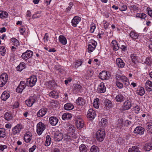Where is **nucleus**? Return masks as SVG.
<instances>
[{
    "instance_id": "nucleus-1",
    "label": "nucleus",
    "mask_w": 152,
    "mask_h": 152,
    "mask_svg": "<svg viewBox=\"0 0 152 152\" xmlns=\"http://www.w3.org/2000/svg\"><path fill=\"white\" fill-rule=\"evenodd\" d=\"M105 134L104 129H99L96 132V136L97 140L100 142L103 140Z\"/></svg>"
},
{
    "instance_id": "nucleus-2",
    "label": "nucleus",
    "mask_w": 152,
    "mask_h": 152,
    "mask_svg": "<svg viewBox=\"0 0 152 152\" xmlns=\"http://www.w3.org/2000/svg\"><path fill=\"white\" fill-rule=\"evenodd\" d=\"M37 81L36 77L34 75L32 76L27 79L26 85L28 87H32L35 85Z\"/></svg>"
},
{
    "instance_id": "nucleus-3",
    "label": "nucleus",
    "mask_w": 152,
    "mask_h": 152,
    "mask_svg": "<svg viewBox=\"0 0 152 152\" xmlns=\"http://www.w3.org/2000/svg\"><path fill=\"white\" fill-rule=\"evenodd\" d=\"M97 43L96 41L94 40H91L89 42L88 48V52L91 53L95 49Z\"/></svg>"
},
{
    "instance_id": "nucleus-4",
    "label": "nucleus",
    "mask_w": 152,
    "mask_h": 152,
    "mask_svg": "<svg viewBox=\"0 0 152 152\" xmlns=\"http://www.w3.org/2000/svg\"><path fill=\"white\" fill-rule=\"evenodd\" d=\"M45 129V125L41 122H39L37 126V132L38 134L41 135Z\"/></svg>"
},
{
    "instance_id": "nucleus-5",
    "label": "nucleus",
    "mask_w": 152,
    "mask_h": 152,
    "mask_svg": "<svg viewBox=\"0 0 152 152\" xmlns=\"http://www.w3.org/2000/svg\"><path fill=\"white\" fill-rule=\"evenodd\" d=\"M23 129V125L18 124L12 128V133L14 135H18Z\"/></svg>"
},
{
    "instance_id": "nucleus-6",
    "label": "nucleus",
    "mask_w": 152,
    "mask_h": 152,
    "mask_svg": "<svg viewBox=\"0 0 152 152\" xmlns=\"http://www.w3.org/2000/svg\"><path fill=\"white\" fill-rule=\"evenodd\" d=\"M33 55V52L30 50H28L23 53L21 55V58L24 60L26 61L31 58Z\"/></svg>"
},
{
    "instance_id": "nucleus-7",
    "label": "nucleus",
    "mask_w": 152,
    "mask_h": 152,
    "mask_svg": "<svg viewBox=\"0 0 152 152\" xmlns=\"http://www.w3.org/2000/svg\"><path fill=\"white\" fill-rule=\"evenodd\" d=\"M26 86V82L24 81H21L16 89V91L18 93H21Z\"/></svg>"
},
{
    "instance_id": "nucleus-8",
    "label": "nucleus",
    "mask_w": 152,
    "mask_h": 152,
    "mask_svg": "<svg viewBox=\"0 0 152 152\" xmlns=\"http://www.w3.org/2000/svg\"><path fill=\"white\" fill-rule=\"evenodd\" d=\"M110 74L109 72L106 71H103L100 73L99 75V77L102 80H108L109 79Z\"/></svg>"
},
{
    "instance_id": "nucleus-9",
    "label": "nucleus",
    "mask_w": 152,
    "mask_h": 152,
    "mask_svg": "<svg viewBox=\"0 0 152 152\" xmlns=\"http://www.w3.org/2000/svg\"><path fill=\"white\" fill-rule=\"evenodd\" d=\"M82 87L80 84H76L73 85L72 90L73 94H76L77 93L81 92L82 91Z\"/></svg>"
},
{
    "instance_id": "nucleus-10",
    "label": "nucleus",
    "mask_w": 152,
    "mask_h": 152,
    "mask_svg": "<svg viewBox=\"0 0 152 152\" xmlns=\"http://www.w3.org/2000/svg\"><path fill=\"white\" fill-rule=\"evenodd\" d=\"M145 129L141 126H137L134 130L133 132L136 135H141L144 134Z\"/></svg>"
},
{
    "instance_id": "nucleus-11",
    "label": "nucleus",
    "mask_w": 152,
    "mask_h": 152,
    "mask_svg": "<svg viewBox=\"0 0 152 152\" xmlns=\"http://www.w3.org/2000/svg\"><path fill=\"white\" fill-rule=\"evenodd\" d=\"M45 85L48 88L52 89L55 88L57 86V84L54 80H52L46 82Z\"/></svg>"
},
{
    "instance_id": "nucleus-12",
    "label": "nucleus",
    "mask_w": 152,
    "mask_h": 152,
    "mask_svg": "<svg viewBox=\"0 0 152 152\" xmlns=\"http://www.w3.org/2000/svg\"><path fill=\"white\" fill-rule=\"evenodd\" d=\"M97 92L100 93H104L106 90V87L104 83L103 82L101 83L98 86L97 89Z\"/></svg>"
},
{
    "instance_id": "nucleus-13",
    "label": "nucleus",
    "mask_w": 152,
    "mask_h": 152,
    "mask_svg": "<svg viewBox=\"0 0 152 152\" xmlns=\"http://www.w3.org/2000/svg\"><path fill=\"white\" fill-rule=\"evenodd\" d=\"M81 20V18L78 16H75L71 21L72 26L75 27H76Z\"/></svg>"
},
{
    "instance_id": "nucleus-14",
    "label": "nucleus",
    "mask_w": 152,
    "mask_h": 152,
    "mask_svg": "<svg viewBox=\"0 0 152 152\" xmlns=\"http://www.w3.org/2000/svg\"><path fill=\"white\" fill-rule=\"evenodd\" d=\"M96 115V112L93 109H90L88 112L87 116L92 119H94Z\"/></svg>"
},
{
    "instance_id": "nucleus-15",
    "label": "nucleus",
    "mask_w": 152,
    "mask_h": 152,
    "mask_svg": "<svg viewBox=\"0 0 152 152\" xmlns=\"http://www.w3.org/2000/svg\"><path fill=\"white\" fill-rule=\"evenodd\" d=\"M35 102V100L34 97L32 96H31L28 99L26 100L25 102L28 107H31Z\"/></svg>"
},
{
    "instance_id": "nucleus-16",
    "label": "nucleus",
    "mask_w": 152,
    "mask_h": 152,
    "mask_svg": "<svg viewBox=\"0 0 152 152\" xmlns=\"http://www.w3.org/2000/svg\"><path fill=\"white\" fill-rule=\"evenodd\" d=\"M63 138V134L61 132H56L54 134L53 138L55 141H60Z\"/></svg>"
},
{
    "instance_id": "nucleus-17",
    "label": "nucleus",
    "mask_w": 152,
    "mask_h": 152,
    "mask_svg": "<svg viewBox=\"0 0 152 152\" xmlns=\"http://www.w3.org/2000/svg\"><path fill=\"white\" fill-rule=\"evenodd\" d=\"M32 139V134L30 132H28L25 134L24 136V140L26 143L30 142Z\"/></svg>"
},
{
    "instance_id": "nucleus-18",
    "label": "nucleus",
    "mask_w": 152,
    "mask_h": 152,
    "mask_svg": "<svg viewBox=\"0 0 152 152\" xmlns=\"http://www.w3.org/2000/svg\"><path fill=\"white\" fill-rule=\"evenodd\" d=\"M76 125L78 129H80L84 126V122L83 119L79 118H77L76 121Z\"/></svg>"
},
{
    "instance_id": "nucleus-19",
    "label": "nucleus",
    "mask_w": 152,
    "mask_h": 152,
    "mask_svg": "<svg viewBox=\"0 0 152 152\" xmlns=\"http://www.w3.org/2000/svg\"><path fill=\"white\" fill-rule=\"evenodd\" d=\"M132 61L134 64H137L139 62L140 57L135 54H132L131 55Z\"/></svg>"
},
{
    "instance_id": "nucleus-20",
    "label": "nucleus",
    "mask_w": 152,
    "mask_h": 152,
    "mask_svg": "<svg viewBox=\"0 0 152 152\" xmlns=\"http://www.w3.org/2000/svg\"><path fill=\"white\" fill-rule=\"evenodd\" d=\"M49 122L50 124L52 126H56L58 123V118L54 116H52L49 118Z\"/></svg>"
},
{
    "instance_id": "nucleus-21",
    "label": "nucleus",
    "mask_w": 152,
    "mask_h": 152,
    "mask_svg": "<svg viewBox=\"0 0 152 152\" xmlns=\"http://www.w3.org/2000/svg\"><path fill=\"white\" fill-rule=\"evenodd\" d=\"M59 94V93L57 90H53L49 93V95L50 97L55 99L58 98Z\"/></svg>"
},
{
    "instance_id": "nucleus-22",
    "label": "nucleus",
    "mask_w": 152,
    "mask_h": 152,
    "mask_svg": "<svg viewBox=\"0 0 152 152\" xmlns=\"http://www.w3.org/2000/svg\"><path fill=\"white\" fill-rule=\"evenodd\" d=\"M47 112V109L46 108H42L37 112V116L41 117L44 116Z\"/></svg>"
},
{
    "instance_id": "nucleus-23",
    "label": "nucleus",
    "mask_w": 152,
    "mask_h": 152,
    "mask_svg": "<svg viewBox=\"0 0 152 152\" xmlns=\"http://www.w3.org/2000/svg\"><path fill=\"white\" fill-rule=\"evenodd\" d=\"M116 63L117 66L119 68H123L125 66V63L121 58H118L116 59Z\"/></svg>"
},
{
    "instance_id": "nucleus-24",
    "label": "nucleus",
    "mask_w": 152,
    "mask_h": 152,
    "mask_svg": "<svg viewBox=\"0 0 152 152\" xmlns=\"http://www.w3.org/2000/svg\"><path fill=\"white\" fill-rule=\"evenodd\" d=\"M131 102L129 100H126L124 103L123 108L124 110H128L130 108L132 107Z\"/></svg>"
},
{
    "instance_id": "nucleus-25",
    "label": "nucleus",
    "mask_w": 152,
    "mask_h": 152,
    "mask_svg": "<svg viewBox=\"0 0 152 152\" xmlns=\"http://www.w3.org/2000/svg\"><path fill=\"white\" fill-rule=\"evenodd\" d=\"M10 95L8 91H4L1 94V98L4 101H6L10 96Z\"/></svg>"
},
{
    "instance_id": "nucleus-26",
    "label": "nucleus",
    "mask_w": 152,
    "mask_h": 152,
    "mask_svg": "<svg viewBox=\"0 0 152 152\" xmlns=\"http://www.w3.org/2000/svg\"><path fill=\"white\" fill-rule=\"evenodd\" d=\"M111 46L113 48V50L117 51L120 48L117 42L115 40H113L111 43Z\"/></svg>"
},
{
    "instance_id": "nucleus-27",
    "label": "nucleus",
    "mask_w": 152,
    "mask_h": 152,
    "mask_svg": "<svg viewBox=\"0 0 152 152\" xmlns=\"http://www.w3.org/2000/svg\"><path fill=\"white\" fill-rule=\"evenodd\" d=\"M145 88L147 91H152V82L149 80H147L145 84Z\"/></svg>"
},
{
    "instance_id": "nucleus-28",
    "label": "nucleus",
    "mask_w": 152,
    "mask_h": 152,
    "mask_svg": "<svg viewBox=\"0 0 152 152\" xmlns=\"http://www.w3.org/2000/svg\"><path fill=\"white\" fill-rule=\"evenodd\" d=\"M86 100L81 97H79L76 100V103L79 105L83 106L86 103Z\"/></svg>"
},
{
    "instance_id": "nucleus-29",
    "label": "nucleus",
    "mask_w": 152,
    "mask_h": 152,
    "mask_svg": "<svg viewBox=\"0 0 152 152\" xmlns=\"http://www.w3.org/2000/svg\"><path fill=\"white\" fill-rule=\"evenodd\" d=\"M123 126L122 119H118V123L115 125V128L118 130H121Z\"/></svg>"
},
{
    "instance_id": "nucleus-30",
    "label": "nucleus",
    "mask_w": 152,
    "mask_h": 152,
    "mask_svg": "<svg viewBox=\"0 0 152 152\" xmlns=\"http://www.w3.org/2000/svg\"><path fill=\"white\" fill-rule=\"evenodd\" d=\"M59 40L60 42L63 45H65L67 43L66 38L63 35H60L59 37Z\"/></svg>"
},
{
    "instance_id": "nucleus-31",
    "label": "nucleus",
    "mask_w": 152,
    "mask_h": 152,
    "mask_svg": "<svg viewBox=\"0 0 152 152\" xmlns=\"http://www.w3.org/2000/svg\"><path fill=\"white\" fill-rule=\"evenodd\" d=\"M74 108L73 105L70 103H67L65 104L64 106V108L67 110H72Z\"/></svg>"
},
{
    "instance_id": "nucleus-32",
    "label": "nucleus",
    "mask_w": 152,
    "mask_h": 152,
    "mask_svg": "<svg viewBox=\"0 0 152 152\" xmlns=\"http://www.w3.org/2000/svg\"><path fill=\"white\" fill-rule=\"evenodd\" d=\"M144 149L146 151H149L152 149V143L145 144L144 145Z\"/></svg>"
},
{
    "instance_id": "nucleus-33",
    "label": "nucleus",
    "mask_w": 152,
    "mask_h": 152,
    "mask_svg": "<svg viewBox=\"0 0 152 152\" xmlns=\"http://www.w3.org/2000/svg\"><path fill=\"white\" fill-rule=\"evenodd\" d=\"M72 117V115L69 113H65L63 114L62 116V119L64 120L70 119Z\"/></svg>"
},
{
    "instance_id": "nucleus-34",
    "label": "nucleus",
    "mask_w": 152,
    "mask_h": 152,
    "mask_svg": "<svg viewBox=\"0 0 152 152\" xmlns=\"http://www.w3.org/2000/svg\"><path fill=\"white\" fill-rule=\"evenodd\" d=\"M124 95L121 94L117 95L115 97V100L118 102H121L124 100Z\"/></svg>"
},
{
    "instance_id": "nucleus-35",
    "label": "nucleus",
    "mask_w": 152,
    "mask_h": 152,
    "mask_svg": "<svg viewBox=\"0 0 152 152\" xmlns=\"http://www.w3.org/2000/svg\"><path fill=\"white\" fill-rule=\"evenodd\" d=\"M145 93L144 88L140 87H139L137 91V94L140 96H143Z\"/></svg>"
},
{
    "instance_id": "nucleus-36",
    "label": "nucleus",
    "mask_w": 152,
    "mask_h": 152,
    "mask_svg": "<svg viewBox=\"0 0 152 152\" xmlns=\"http://www.w3.org/2000/svg\"><path fill=\"white\" fill-rule=\"evenodd\" d=\"M4 118L7 121H10L12 119L13 117L11 114L6 112L4 114Z\"/></svg>"
},
{
    "instance_id": "nucleus-37",
    "label": "nucleus",
    "mask_w": 152,
    "mask_h": 152,
    "mask_svg": "<svg viewBox=\"0 0 152 152\" xmlns=\"http://www.w3.org/2000/svg\"><path fill=\"white\" fill-rule=\"evenodd\" d=\"M130 37L133 39H136L138 38L139 35L135 32L131 31L129 34Z\"/></svg>"
},
{
    "instance_id": "nucleus-38",
    "label": "nucleus",
    "mask_w": 152,
    "mask_h": 152,
    "mask_svg": "<svg viewBox=\"0 0 152 152\" xmlns=\"http://www.w3.org/2000/svg\"><path fill=\"white\" fill-rule=\"evenodd\" d=\"M128 152H141L139 150V148L136 146H133L131 148H129Z\"/></svg>"
},
{
    "instance_id": "nucleus-39",
    "label": "nucleus",
    "mask_w": 152,
    "mask_h": 152,
    "mask_svg": "<svg viewBox=\"0 0 152 152\" xmlns=\"http://www.w3.org/2000/svg\"><path fill=\"white\" fill-rule=\"evenodd\" d=\"M104 104L105 106L108 109L111 108L112 106V103L108 99L105 100L104 102Z\"/></svg>"
},
{
    "instance_id": "nucleus-40",
    "label": "nucleus",
    "mask_w": 152,
    "mask_h": 152,
    "mask_svg": "<svg viewBox=\"0 0 152 152\" xmlns=\"http://www.w3.org/2000/svg\"><path fill=\"white\" fill-rule=\"evenodd\" d=\"M26 67L25 64L23 62H21L19 65L17 66V69L19 71H21Z\"/></svg>"
},
{
    "instance_id": "nucleus-41",
    "label": "nucleus",
    "mask_w": 152,
    "mask_h": 152,
    "mask_svg": "<svg viewBox=\"0 0 152 152\" xmlns=\"http://www.w3.org/2000/svg\"><path fill=\"white\" fill-rule=\"evenodd\" d=\"M51 139L50 136L49 135L46 136V140L45 145L46 146H49L51 143Z\"/></svg>"
},
{
    "instance_id": "nucleus-42",
    "label": "nucleus",
    "mask_w": 152,
    "mask_h": 152,
    "mask_svg": "<svg viewBox=\"0 0 152 152\" xmlns=\"http://www.w3.org/2000/svg\"><path fill=\"white\" fill-rule=\"evenodd\" d=\"M90 151V152H99V149L98 147L94 145L91 147Z\"/></svg>"
},
{
    "instance_id": "nucleus-43",
    "label": "nucleus",
    "mask_w": 152,
    "mask_h": 152,
    "mask_svg": "<svg viewBox=\"0 0 152 152\" xmlns=\"http://www.w3.org/2000/svg\"><path fill=\"white\" fill-rule=\"evenodd\" d=\"M93 74V72L92 70H88L87 71L85 75L86 78L87 79H89L91 77Z\"/></svg>"
},
{
    "instance_id": "nucleus-44",
    "label": "nucleus",
    "mask_w": 152,
    "mask_h": 152,
    "mask_svg": "<svg viewBox=\"0 0 152 152\" xmlns=\"http://www.w3.org/2000/svg\"><path fill=\"white\" fill-rule=\"evenodd\" d=\"M147 129L149 133L152 134V123L148 122L147 124Z\"/></svg>"
},
{
    "instance_id": "nucleus-45",
    "label": "nucleus",
    "mask_w": 152,
    "mask_h": 152,
    "mask_svg": "<svg viewBox=\"0 0 152 152\" xmlns=\"http://www.w3.org/2000/svg\"><path fill=\"white\" fill-rule=\"evenodd\" d=\"M8 13L5 11H0V18H6L8 17Z\"/></svg>"
},
{
    "instance_id": "nucleus-46",
    "label": "nucleus",
    "mask_w": 152,
    "mask_h": 152,
    "mask_svg": "<svg viewBox=\"0 0 152 152\" xmlns=\"http://www.w3.org/2000/svg\"><path fill=\"white\" fill-rule=\"evenodd\" d=\"M0 79L3 80H4L7 82L8 79V76L7 74L5 73L2 74L0 76Z\"/></svg>"
},
{
    "instance_id": "nucleus-47",
    "label": "nucleus",
    "mask_w": 152,
    "mask_h": 152,
    "mask_svg": "<svg viewBox=\"0 0 152 152\" xmlns=\"http://www.w3.org/2000/svg\"><path fill=\"white\" fill-rule=\"evenodd\" d=\"M87 148L86 146L83 144H82L79 146V150L80 152H86Z\"/></svg>"
},
{
    "instance_id": "nucleus-48",
    "label": "nucleus",
    "mask_w": 152,
    "mask_h": 152,
    "mask_svg": "<svg viewBox=\"0 0 152 152\" xmlns=\"http://www.w3.org/2000/svg\"><path fill=\"white\" fill-rule=\"evenodd\" d=\"M11 41L12 42L13 44L16 46H18L19 45V41L15 38H11Z\"/></svg>"
},
{
    "instance_id": "nucleus-49",
    "label": "nucleus",
    "mask_w": 152,
    "mask_h": 152,
    "mask_svg": "<svg viewBox=\"0 0 152 152\" xmlns=\"http://www.w3.org/2000/svg\"><path fill=\"white\" fill-rule=\"evenodd\" d=\"M5 129H0V138H4L6 136Z\"/></svg>"
},
{
    "instance_id": "nucleus-50",
    "label": "nucleus",
    "mask_w": 152,
    "mask_h": 152,
    "mask_svg": "<svg viewBox=\"0 0 152 152\" xmlns=\"http://www.w3.org/2000/svg\"><path fill=\"white\" fill-rule=\"evenodd\" d=\"M144 63L147 65L150 66L152 63V61L151 60V58L150 57H148L145 58Z\"/></svg>"
},
{
    "instance_id": "nucleus-51",
    "label": "nucleus",
    "mask_w": 152,
    "mask_h": 152,
    "mask_svg": "<svg viewBox=\"0 0 152 152\" xmlns=\"http://www.w3.org/2000/svg\"><path fill=\"white\" fill-rule=\"evenodd\" d=\"M6 49L4 46H0V54L4 56L5 54Z\"/></svg>"
},
{
    "instance_id": "nucleus-52",
    "label": "nucleus",
    "mask_w": 152,
    "mask_h": 152,
    "mask_svg": "<svg viewBox=\"0 0 152 152\" xmlns=\"http://www.w3.org/2000/svg\"><path fill=\"white\" fill-rule=\"evenodd\" d=\"M75 128L73 125L70 126L68 129V133L69 134L75 132Z\"/></svg>"
},
{
    "instance_id": "nucleus-53",
    "label": "nucleus",
    "mask_w": 152,
    "mask_h": 152,
    "mask_svg": "<svg viewBox=\"0 0 152 152\" xmlns=\"http://www.w3.org/2000/svg\"><path fill=\"white\" fill-rule=\"evenodd\" d=\"M99 99L98 98H96L93 102V106L96 108H99L98 102Z\"/></svg>"
},
{
    "instance_id": "nucleus-54",
    "label": "nucleus",
    "mask_w": 152,
    "mask_h": 152,
    "mask_svg": "<svg viewBox=\"0 0 152 152\" xmlns=\"http://www.w3.org/2000/svg\"><path fill=\"white\" fill-rule=\"evenodd\" d=\"M133 110L134 111V112L138 114L140 110V108L139 106L137 105L134 107H133Z\"/></svg>"
},
{
    "instance_id": "nucleus-55",
    "label": "nucleus",
    "mask_w": 152,
    "mask_h": 152,
    "mask_svg": "<svg viewBox=\"0 0 152 152\" xmlns=\"http://www.w3.org/2000/svg\"><path fill=\"white\" fill-rule=\"evenodd\" d=\"M83 63L81 60H78L76 61L75 64V66L76 68H77L80 66Z\"/></svg>"
},
{
    "instance_id": "nucleus-56",
    "label": "nucleus",
    "mask_w": 152,
    "mask_h": 152,
    "mask_svg": "<svg viewBox=\"0 0 152 152\" xmlns=\"http://www.w3.org/2000/svg\"><path fill=\"white\" fill-rule=\"evenodd\" d=\"M96 28V25L95 23H92L91 24V28L90 29V32L91 33L94 32L95 29Z\"/></svg>"
},
{
    "instance_id": "nucleus-57",
    "label": "nucleus",
    "mask_w": 152,
    "mask_h": 152,
    "mask_svg": "<svg viewBox=\"0 0 152 152\" xmlns=\"http://www.w3.org/2000/svg\"><path fill=\"white\" fill-rule=\"evenodd\" d=\"M115 83L117 86L119 88L121 89L123 88L124 86L123 84L120 82L119 81H116Z\"/></svg>"
},
{
    "instance_id": "nucleus-58",
    "label": "nucleus",
    "mask_w": 152,
    "mask_h": 152,
    "mask_svg": "<svg viewBox=\"0 0 152 152\" xmlns=\"http://www.w3.org/2000/svg\"><path fill=\"white\" fill-rule=\"evenodd\" d=\"M100 122L101 123L102 125L103 126H105L107 124V120L106 118H103L101 119Z\"/></svg>"
},
{
    "instance_id": "nucleus-59",
    "label": "nucleus",
    "mask_w": 152,
    "mask_h": 152,
    "mask_svg": "<svg viewBox=\"0 0 152 152\" xmlns=\"http://www.w3.org/2000/svg\"><path fill=\"white\" fill-rule=\"evenodd\" d=\"M69 137H70L69 139H71V137L73 139H75L77 137V135L75 132L70 133L69 134Z\"/></svg>"
},
{
    "instance_id": "nucleus-60",
    "label": "nucleus",
    "mask_w": 152,
    "mask_h": 152,
    "mask_svg": "<svg viewBox=\"0 0 152 152\" xmlns=\"http://www.w3.org/2000/svg\"><path fill=\"white\" fill-rule=\"evenodd\" d=\"M129 8L130 10H133L134 11L138 10V7L135 5H132L129 7Z\"/></svg>"
},
{
    "instance_id": "nucleus-61",
    "label": "nucleus",
    "mask_w": 152,
    "mask_h": 152,
    "mask_svg": "<svg viewBox=\"0 0 152 152\" xmlns=\"http://www.w3.org/2000/svg\"><path fill=\"white\" fill-rule=\"evenodd\" d=\"M127 9V7L126 5H123L120 8L119 10L121 11H125Z\"/></svg>"
},
{
    "instance_id": "nucleus-62",
    "label": "nucleus",
    "mask_w": 152,
    "mask_h": 152,
    "mask_svg": "<svg viewBox=\"0 0 152 152\" xmlns=\"http://www.w3.org/2000/svg\"><path fill=\"white\" fill-rule=\"evenodd\" d=\"M49 39V38L48 36V34L47 33H46L43 38L44 42H48Z\"/></svg>"
},
{
    "instance_id": "nucleus-63",
    "label": "nucleus",
    "mask_w": 152,
    "mask_h": 152,
    "mask_svg": "<svg viewBox=\"0 0 152 152\" xmlns=\"http://www.w3.org/2000/svg\"><path fill=\"white\" fill-rule=\"evenodd\" d=\"M120 49L123 52H125L127 50V46L125 45H122L120 47Z\"/></svg>"
},
{
    "instance_id": "nucleus-64",
    "label": "nucleus",
    "mask_w": 152,
    "mask_h": 152,
    "mask_svg": "<svg viewBox=\"0 0 152 152\" xmlns=\"http://www.w3.org/2000/svg\"><path fill=\"white\" fill-rule=\"evenodd\" d=\"M104 27L105 29H106L108 28V27L109 26V23L106 21H104L103 22Z\"/></svg>"
}]
</instances>
